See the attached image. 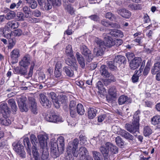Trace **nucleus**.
<instances>
[{"label": "nucleus", "instance_id": "nucleus-56", "mask_svg": "<svg viewBox=\"0 0 160 160\" xmlns=\"http://www.w3.org/2000/svg\"><path fill=\"white\" fill-rule=\"evenodd\" d=\"M64 7L65 9L70 14H72L73 13L74 11L73 8L70 4L65 5Z\"/></svg>", "mask_w": 160, "mask_h": 160}, {"label": "nucleus", "instance_id": "nucleus-45", "mask_svg": "<svg viewBox=\"0 0 160 160\" xmlns=\"http://www.w3.org/2000/svg\"><path fill=\"white\" fill-rule=\"evenodd\" d=\"M100 150L103 155L109 154V149L106 147V144L105 146H102L100 148Z\"/></svg>", "mask_w": 160, "mask_h": 160}, {"label": "nucleus", "instance_id": "nucleus-61", "mask_svg": "<svg viewBox=\"0 0 160 160\" xmlns=\"http://www.w3.org/2000/svg\"><path fill=\"white\" fill-rule=\"evenodd\" d=\"M108 77L106 78H109L108 79V81L109 82H113L116 81V79L114 76L111 73H110L109 75H108Z\"/></svg>", "mask_w": 160, "mask_h": 160}, {"label": "nucleus", "instance_id": "nucleus-30", "mask_svg": "<svg viewBox=\"0 0 160 160\" xmlns=\"http://www.w3.org/2000/svg\"><path fill=\"white\" fill-rule=\"evenodd\" d=\"M23 143L24 146L26 148L28 153L30 155H31V152L30 148L31 146L29 139L27 137L25 138L23 140Z\"/></svg>", "mask_w": 160, "mask_h": 160}, {"label": "nucleus", "instance_id": "nucleus-9", "mask_svg": "<svg viewBox=\"0 0 160 160\" xmlns=\"http://www.w3.org/2000/svg\"><path fill=\"white\" fill-rule=\"evenodd\" d=\"M81 50L82 54L88 57V61H91L93 58L91 51L87 48L86 46L83 45L81 46Z\"/></svg>", "mask_w": 160, "mask_h": 160}, {"label": "nucleus", "instance_id": "nucleus-19", "mask_svg": "<svg viewBox=\"0 0 160 160\" xmlns=\"http://www.w3.org/2000/svg\"><path fill=\"white\" fill-rule=\"evenodd\" d=\"M118 134L124 137L127 139L132 141L133 139V136L125 130L120 129L118 132Z\"/></svg>", "mask_w": 160, "mask_h": 160}, {"label": "nucleus", "instance_id": "nucleus-39", "mask_svg": "<svg viewBox=\"0 0 160 160\" xmlns=\"http://www.w3.org/2000/svg\"><path fill=\"white\" fill-rule=\"evenodd\" d=\"M160 70V63L158 62L154 64L152 68L151 72L152 74H155Z\"/></svg>", "mask_w": 160, "mask_h": 160}, {"label": "nucleus", "instance_id": "nucleus-22", "mask_svg": "<svg viewBox=\"0 0 160 160\" xmlns=\"http://www.w3.org/2000/svg\"><path fill=\"white\" fill-rule=\"evenodd\" d=\"M97 112V108L95 107L90 108L88 111V116L90 119H93L96 116Z\"/></svg>", "mask_w": 160, "mask_h": 160}, {"label": "nucleus", "instance_id": "nucleus-52", "mask_svg": "<svg viewBox=\"0 0 160 160\" xmlns=\"http://www.w3.org/2000/svg\"><path fill=\"white\" fill-rule=\"evenodd\" d=\"M115 141L119 147H121L124 145V142L121 138L118 136L116 138Z\"/></svg>", "mask_w": 160, "mask_h": 160}, {"label": "nucleus", "instance_id": "nucleus-5", "mask_svg": "<svg viewBox=\"0 0 160 160\" xmlns=\"http://www.w3.org/2000/svg\"><path fill=\"white\" fill-rule=\"evenodd\" d=\"M12 145L13 149L18 155L22 158L25 157L26 153L24 150V147L20 142H14Z\"/></svg>", "mask_w": 160, "mask_h": 160}, {"label": "nucleus", "instance_id": "nucleus-1", "mask_svg": "<svg viewBox=\"0 0 160 160\" xmlns=\"http://www.w3.org/2000/svg\"><path fill=\"white\" fill-rule=\"evenodd\" d=\"M78 143L79 140L77 138L68 143L67 148V152L68 155L72 156V155L75 157H78V153L77 149L78 148Z\"/></svg>", "mask_w": 160, "mask_h": 160}, {"label": "nucleus", "instance_id": "nucleus-12", "mask_svg": "<svg viewBox=\"0 0 160 160\" xmlns=\"http://www.w3.org/2000/svg\"><path fill=\"white\" fill-rule=\"evenodd\" d=\"M26 99L25 97H22L18 99V107L21 112H27L28 108L26 105L25 101Z\"/></svg>", "mask_w": 160, "mask_h": 160}, {"label": "nucleus", "instance_id": "nucleus-35", "mask_svg": "<svg viewBox=\"0 0 160 160\" xmlns=\"http://www.w3.org/2000/svg\"><path fill=\"white\" fill-rule=\"evenodd\" d=\"M8 103L11 107L12 111L16 112L17 110V108L15 101L13 99H10L8 100Z\"/></svg>", "mask_w": 160, "mask_h": 160}, {"label": "nucleus", "instance_id": "nucleus-27", "mask_svg": "<svg viewBox=\"0 0 160 160\" xmlns=\"http://www.w3.org/2000/svg\"><path fill=\"white\" fill-rule=\"evenodd\" d=\"M106 147L109 149V151H110L113 154H116L118 152V148L110 142H107Z\"/></svg>", "mask_w": 160, "mask_h": 160}, {"label": "nucleus", "instance_id": "nucleus-62", "mask_svg": "<svg viewBox=\"0 0 160 160\" xmlns=\"http://www.w3.org/2000/svg\"><path fill=\"white\" fill-rule=\"evenodd\" d=\"M54 76L57 78H61L62 77L61 70H55Z\"/></svg>", "mask_w": 160, "mask_h": 160}, {"label": "nucleus", "instance_id": "nucleus-55", "mask_svg": "<svg viewBox=\"0 0 160 160\" xmlns=\"http://www.w3.org/2000/svg\"><path fill=\"white\" fill-rule=\"evenodd\" d=\"M15 16V14L13 11L8 12L6 16V18L7 20H10L14 18Z\"/></svg>", "mask_w": 160, "mask_h": 160}, {"label": "nucleus", "instance_id": "nucleus-38", "mask_svg": "<svg viewBox=\"0 0 160 160\" xmlns=\"http://www.w3.org/2000/svg\"><path fill=\"white\" fill-rule=\"evenodd\" d=\"M63 71L69 77H72L74 75L73 71L68 67H64L63 68Z\"/></svg>", "mask_w": 160, "mask_h": 160}, {"label": "nucleus", "instance_id": "nucleus-28", "mask_svg": "<svg viewBox=\"0 0 160 160\" xmlns=\"http://www.w3.org/2000/svg\"><path fill=\"white\" fill-rule=\"evenodd\" d=\"M117 89L116 86H112L108 90V94L112 98H116L117 97Z\"/></svg>", "mask_w": 160, "mask_h": 160}, {"label": "nucleus", "instance_id": "nucleus-41", "mask_svg": "<svg viewBox=\"0 0 160 160\" xmlns=\"http://www.w3.org/2000/svg\"><path fill=\"white\" fill-rule=\"evenodd\" d=\"M107 63L109 68L112 70H116L117 69L118 65L113 60L107 62Z\"/></svg>", "mask_w": 160, "mask_h": 160}, {"label": "nucleus", "instance_id": "nucleus-44", "mask_svg": "<svg viewBox=\"0 0 160 160\" xmlns=\"http://www.w3.org/2000/svg\"><path fill=\"white\" fill-rule=\"evenodd\" d=\"M65 53L67 56L70 57H72L73 56V52L72 50V46L70 45H68L66 47Z\"/></svg>", "mask_w": 160, "mask_h": 160}, {"label": "nucleus", "instance_id": "nucleus-60", "mask_svg": "<svg viewBox=\"0 0 160 160\" xmlns=\"http://www.w3.org/2000/svg\"><path fill=\"white\" fill-rule=\"evenodd\" d=\"M35 145H33L32 147V151L33 156H39V155L38 149Z\"/></svg>", "mask_w": 160, "mask_h": 160}, {"label": "nucleus", "instance_id": "nucleus-14", "mask_svg": "<svg viewBox=\"0 0 160 160\" xmlns=\"http://www.w3.org/2000/svg\"><path fill=\"white\" fill-rule=\"evenodd\" d=\"M67 101V97L65 95H60L57 97V99L54 105L57 108H59L61 104L65 103Z\"/></svg>", "mask_w": 160, "mask_h": 160}, {"label": "nucleus", "instance_id": "nucleus-51", "mask_svg": "<svg viewBox=\"0 0 160 160\" xmlns=\"http://www.w3.org/2000/svg\"><path fill=\"white\" fill-rule=\"evenodd\" d=\"M22 11L25 14V17L26 18H28L30 10L29 7L27 6H25L22 8Z\"/></svg>", "mask_w": 160, "mask_h": 160}, {"label": "nucleus", "instance_id": "nucleus-6", "mask_svg": "<svg viewBox=\"0 0 160 160\" xmlns=\"http://www.w3.org/2000/svg\"><path fill=\"white\" fill-rule=\"evenodd\" d=\"M51 154L53 158H56L59 156V151H62V150L60 149L58 145L54 139H51Z\"/></svg>", "mask_w": 160, "mask_h": 160}, {"label": "nucleus", "instance_id": "nucleus-18", "mask_svg": "<svg viewBox=\"0 0 160 160\" xmlns=\"http://www.w3.org/2000/svg\"><path fill=\"white\" fill-rule=\"evenodd\" d=\"M107 32L112 37L117 38H122L123 36V33L121 31L116 29L110 30Z\"/></svg>", "mask_w": 160, "mask_h": 160}, {"label": "nucleus", "instance_id": "nucleus-25", "mask_svg": "<svg viewBox=\"0 0 160 160\" xmlns=\"http://www.w3.org/2000/svg\"><path fill=\"white\" fill-rule=\"evenodd\" d=\"M51 139H54L56 141V143L58 144L60 150H63L64 147V139L63 137L60 136L58 138L57 140L54 138Z\"/></svg>", "mask_w": 160, "mask_h": 160}, {"label": "nucleus", "instance_id": "nucleus-43", "mask_svg": "<svg viewBox=\"0 0 160 160\" xmlns=\"http://www.w3.org/2000/svg\"><path fill=\"white\" fill-rule=\"evenodd\" d=\"M48 2L50 3V4L53 7L59 6L61 4V0H47Z\"/></svg>", "mask_w": 160, "mask_h": 160}, {"label": "nucleus", "instance_id": "nucleus-46", "mask_svg": "<svg viewBox=\"0 0 160 160\" xmlns=\"http://www.w3.org/2000/svg\"><path fill=\"white\" fill-rule=\"evenodd\" d=\"M96 86L98 90L100 91L101 93H104L106 92V89L103 87L102 82L101 81H99L96 84Z\"/></svg>", "mask_w": 160, "mask_h": 160}, {"label": "nucleus", "instance_id": "nucleus-4", "mask_svg": "<svg viewBox=\"0 0 160 160\" xmlns=\"http://www.w3.org/2000/svg\"><path fill=\"white\" fill-rule=\"evenodd\" d=\"M46 118L47 121L54 123L62 122L63 121L62 118L57 115L53 111H51L47 114Z\"/></svg>", "mask_w": 160, "mask_h": 160}, {"label": "nucleus", "instance_id": "nucleus-10", "mask_svg": "<svg viewBox=\"0 0 160 160\" xmlns=\"http://www.w3.org/2000/svg\"><path fill=\"white\" fill-rule=\"evenodd\" d=\"M141 58L140 57L135 58L130 63V67L132 69L134 70L138 68L139 66L142 64Z\"/></svg>", "mask_w": 160, "mask_h": 160}, {"label": "nucleus", "instance_id": "nucleus-17", "mask_svg": "<svg viewBox=\"0 0 160 160\" xmlns=\"http://www.w3.org/2000/svg\"><path fill=\"white\" fill-rule=\"evenodd\" d=\"M39 142L42 148L47 145L48 138L47 134H40L38 136Z\"/></svg>", "mask_w": 160, "mask_h": 160}, {"label": "nucleus", "instance_id": "nucleus-16", "mask_svg": "<svg viewBox=\"0 0 160 160\" xmlns=\"http://www.w3.org/2000/svg\"><path fill=\"white\" fill-rule=\"evenodd\" d=\"M40 101L42 105L46 108L50 107L51 106V102L43 94H40Z\"/></svg>", "mask_w": 160, "mask_h": 160}, {"label": "nucleus", "instance_id": "nucleus-32", "mask_svg": "<svg viewBox=\"0 0 160 160\" xmlns=\"http://www.w3.org/2000/svg\"><path fill=\"white\" fill-rule=\"evenodd\" d=\"M101 24L105 27L111 26L112 28H118V25L116 23H110V22L106 20L103 19L101 21Z\"/></svg>", "mask_w": 160, "mask_h": 160}, {"label": "nucleus", "instance_id": "nucleus-3", "mask_svg": "<svg viewBox=\"0 0 160 160\" xmlns=\"http://www.w3.org/2000/svg\"><path fill=\"white\" fill-rule=\"evenodd\" d=\"M136 120H132L131 124L126 123L125 126V128L127 131L134 134L135 136V134H137V133H139V123L138 122V119Z\"/></svg>", "mask_w": 160, "mask_h": 160}, {"label": "nucleus", "instance_id": "nucleus-11", "mask_svg": "<svg viewBox=\"0 0 160 160\" xmlns=\"http://www.w3.org/2000/svg\"><path fill=\"white\" fill-rule=\"evenodd\" d=\"M145 63V61H143L140 69L137 71H135L134 74L133 75L132 78V80L133 82L135 83L138 81L139 77L141 75V73L144 67Z\"/></svg>", "mask_w": 160, "mask_h": 160}, {"label": "nucleus", "instance_id": "nucleus-29", "mask_svg": "<svg viewBox=\"0 0 160 160\" xmlns=\"http://www.w3.org/2000/svg\"><path fill=\"white\" fill-rule=\"evenodd\" d=\"M39 4L42 7H44L46 10H49L52 8V5L50 3H48L47 1V2H45V0H37Z\"/></svg>", "mask_w": 160, "mask_h": 160}, {"label": "nucleus", "instance_id": "nucleus-47", "mask_svg": "<svg viewBox=\"0 0 160 160\" xmlns=\"http://www.w3.org/2000/svg\"><path fill=\"white\" fill-rule=\"evenodd\" d=\"M160 120V116L156 115L153 116L151 119V122L152 124L154 125H156Z\"/></svg>", "mask_w": 160, "mask_h": 160}, {"label": "nucleus", "instance_id": "nucleus-31", "mask_svg": "<svg viewBox=\"0 0 160 160\" xmlns=\"http://www.w3.org/2000/svg\"><path fill=\"white\" fill-rule=\"evenodd\" d=\"M100 73L103 77L106 78L109 75V72L108 71V68L105 65L101 66L100 68Z\"/></svg>", "mask_w": 160, "mask_h": 160}, {"label": "nucleus", "instance_id": "nucleus-63", "mask_svg": "<svg viewBox=\"0 0 160 160\" xmlns=\"http://www.w3.org/2000/svg\"><path fill=\"white\" fill-rule=\"evenodd\" d=\"M6 31H5V30L4 29L3 31V36L8 39H11L10 38L11 37V35L12 33L11 32L9 31V32L8 33H7L5 32Z\"/></svg>", "mask_w": 160, "mask_h": 160}, {"label": "nucleus", "instance_id": "nucleus-59", "mask_svg": "<svg viewBox=\"0 0 160 160\" xmlns=\"http://www.w3.org/2000/svg\"><path fill=\"white\" fill-rule=\"evenodd\" d=\"M30 140L32 144L33 145H36L35 143H37V138L35 135L33 134H32L30 136Z\"/></svg>", "mask_w": 160, "mask_h": 160}, {"label": "nucleus", "instance_id": "nucleus-50", "mask_svg": "<svg viewBox=\"0 0 160 160\" xmlns=\"http://www.w3.org/2000/svg\"><path fill=\"white\" fill-rule=\"evenodd\" d=\"M26 18L23 13L22 12H18L17 14L16 19L18 21H23Z\"/></svg>", "mask_w": 160, "mask_h": 160}, {"label": "nucleus", "instance_id": "nucleus-33", "mask_svg": "<svg viewBox=\"0 0 160 160\" xmlns=\"http://www.w3.org/2000/svg\"><path fill=\"white\" fill-rule=\"evenodd\" d=\"M129 100L128 97L124 95L121 96L119 98L118 102L119 105H122L125 102H129Z\"/></svg>", "mask_w": 160, "mask_h": 160}, {"label": "nucleus", "instance_id": "nucleus-42", "mask_svg": "<svg viewBox=\"0 0 160 160\" xmlns=\"http://www.w3.org/2000/svg\"><path fill=\"white\" fill-rule=\"evenodd\" d=\"M77 113L80 115H83L85 111L83 106L81 104L79 103L77 106Z\"/></svg>", "mask_w": 160, "mask_h": 160}, {"label": "nucleus", "instance_id": "nucleus-8", "mask_svg": "<svg viewBox=\"0 0 160 160\" xmlns=\"http://www.w3.org/2000/svg\"><path fill=\"white\" fill-rule=\"evenodd\" d=\"M102 35L105 41V42H104L105 48L106 47L109 48L114 46V39H112L110 37L109 33L107 32L104 33Z\"/></svg>", "mask_w": 160, "mask_h": 160}, {"label": "nucleus", "instance_id": "nucleus-26", "mask_svg": "<svg viewBox=\"0 0 160 160\" xmlns=\"http://www.w3.org/2000/svg\"><path fill=\"white\" fill-rule=\"evenodd\" d=\"M78 154H79V156H81L82 159L83 158H85L86 157L88 156L87 149L83 147H81L79 148V152H78Z\"/></svg>", "mask_w": 160, "mask_h": 160}, {"label": "nucleus", "instance_id": "nucleus-34", "mask_svg": "<svg viewBox=\"0 0 160 160\" xmlns=\"http://www.w3.org/2000/svg\"><path fill=\"white\" fill-rule=\"evenodd\" d=\"M7 26L12 29L18 28L19 26L18 23L15 21H11L8 22L7 23Z\"/></svg>", "mask_w": 160, "mask_h": 160}, {"label": "nucleus", "instance_id": "nucleus-57", "mask_svg": "<svg viewBox=\"0 0 160 160\" xmlns=\"http://www.w3.org/2000/svg\"><path fill=\"white\" fill-rule=\"evenodd\" d=\"M92 153L95 160H99L100 159L99 156H100V152L96 151H93L92 152Z\"/></svg>", "mask_w": 160, "mask_h": 160}, {"label": "nucleus", "instance_id": "nucleus-24", "mask_svg": "<svg viewBox=\"0 0 160 160\" xmlns=\"http://www.w3.org/2000/svg\"><path fill=\"white\" fill-rule=\"evenodd\" d=\"M113 61L115 63H117L118 65L122 63H124L126 62L125 57L121 55L116 56Z\"/></svg>", "mask_w": 160, "mask_h": 160}, {"label": "nucleus", "instance_id": "nucleus-40", "mask_svg": "<svg viewBox=\"0 0 160 160\" xmlns=\"http://www.w3.org/2000/svg\"><path fill=\"white\" fill-rule=\"evenodd\" d=\"M1 112L3 114L8 113L9 109L7 104H2L0 105Z\"/></svg>", "mask_w": 160, "mask_h": 160}, {"label": "nucleus", "instance_id": "nucleus-48", "mask_svg": "<svg viewBox=\"0 0 160 160\" xmlns=\"http://www.w3.org/2000/svg\"><path fill=\"white\" fill-rule=\"evenodd\" d=\"M47 95L49 98L52 99L54 105V103L56 102L57 98L56 93L53 92H48Z\"/></svg>", "mask_w": 160, "mask_h": 160}, {"label": "nucleus", "instance_id": "nucleus-58", "mask_svg": "<svg viewBox=\"0 0 160 160\" xmlns=\"http://www.w3.org/2000/svg\"><path fill=\"white\" fill-rule=\"evenodd\" d=\"M46 151L45 152L44 151H43L41 157L42 159L43 160H48V152Z\"/></svg>", "mask_w": 160, "mask_h": 160}, {"label": "nucleus", "instance_id": "nucleus-53", "mask_svg": "<svg viewBox=\"0 0 160 160\" xmlns=\"http://www.w3.org/2000/svg\"><path fill=\"white\" fill-rule=\"evenodd\" d=\"M150 63L149 62H148L143 72V74L144 76H147L148 74L150 71Z\"/></svg>", "mask_w": 160, "mask_h": 160}, {"label": "nucleus", "instance_id": "nucleus-23", "mask_svg": "<svg viewBox=\"0 0 160 160\" xmlns=\"http://www.w3.org/2000/svg\"><path fill=\"white\" fill-rule=\"evenodd\" d=\"M76 57L81 67L82 68H84L85 67V65L84 58L80 53L78 52L76 53Z\"/></svg>", "mask_w": 160, "mask_h": 160}, {"label": "nucleus", "instance_id": "nucleus-37", "mask_svg": "<svg viewBox=\"0 0 160 160\" xmlns=\"http://www.w3.org/2000/svg\"><path fill=\"white\" fill-rule=\"evenodd\" d=\"M128 7L132 10H141L142 8V5L140 4L132 3L130 4Z\"/></svg>", "mask_w": 160, "mask_h": 160}, {"label": "nucleus", "instance_id": "nucleus-36", "mask_svg": "<svg viewBox=\"0 0 160 160\" xmlns=\"http://www.w3.org/2000/svg\"><path fill=\"white\" fill-rule=\"evenodd\" d=\"M152 133V130L148 126H145L143 128V133L144 136L146 137L150 136Z\"/></svg>", "mask_w": 160, "mask_h": 160}, {"label": "nucleus", "instance_id": "nucleus-2", "mask_svg": "<svg viewBox=\"0 0 160 160\" xmlns=\"http://www.w3.org/2000/svg\"><path fill=\"white\" fill-rule=\"evenodd\" d=\"M95 41L98 48V49L94 48L93 50L94 55V56L97 57L101 56L103 54V52L105 49L104 41L98 38H96Z\"/></svg>", "mask_w": 160, "mask_h": 160}, {"label": "nucleus", "instance_id": "nucleus-15", "mask_svg": "<svg viewBox=\"0 0 160 160\" xmlns=\"http://www.w3.org/2000/svg\"><path fill=\"white\" fill-rule=\"evenodd\" d=\"M28 104L29 108L33 113L35 114H37L38 109L35 99L32 98H29Z\"/></svg>", "mask_w": 160, "mask_h": 160}, {"label": "nucleus", "instance_id": "nucleus-64", "mask_svg": "<svg viewBox=\"0 0 160 160\" xmlns=\"http://www.w3.org/2000/svg\"><path fill=\"white\" fill-rule=\"evenodd\" d=\"M28 68H24L21 67H20V74L22 75H26L27 73Z\"/></svg>", "mask_w": 160, "mask_h": 160}, {"label": "nucleus", "instance_id": "nucleus-13", "mask_svg": "<svg viewBox=\"0 0 160 160\" xmlns=\"http://www.w3.org/2000/svg\"><path fill=\"white\" fill-rule=\"evenodd\" d=\"M71 58H68L66 60V63L68 65L71 67L73 70L77 71L78 66L77 64L76 60L73 56V57Z\"/></svg>", "mask_w": 160, "mask_h": 160}, {"label": "nucleus", "instance_id": "nucleus-20", "mask_svg": "<svg viewBox=\"0 0 160 160\" xmlns=\"http://www.w3.org/2000/svg\"><path fill=\"white\" fill-rule=\"evenodd\" d=\"M117 12L122 17L126 18H129L131 16V12L125 9L117 10Z\"/></svg>", "mask_w": 160, "mask_h": 160}, {"label": "nucleus", "instance_id": "nucleus-49", "mask_svg": "<svg viewBox=\"0 0 160 160\" xmlns=\"http://www.w3.org/2000/svg\"><path fill=\"white\" fill-rule=\"evenodd\" d=\"M27 4L28 5L29 7L31 8L32 9L36 8L38 5L37 3L35 0H32L30 2H28Z\"/></svg>", "mask_w": 160, "mask_h": 160}, {"label": "nucleus", "instance_id": "nucleus-7", "mask_svg": "<svg viewBox=\"0 0 160 160\" xmlns=\"http://www.w3.org/2000/svg\"><path fill=\"white\" fill-rule=\"evenodd\" d=\"M32 57L28 54H25L19 62V65L24 68H28L30 64Z\"/></svg>", "mask_w": 160, "mask_h": 160}, {"label": "nucleus", "instance_id": "nucleus-54", "mask_svg": "<svg viewBox=\"0 0 160 160\" xmlns=\"http://www.w3.org/2000/svg\"><path fill=\"white\" fill-rule=\"evenodd\" d=\"M11 123V121L9 119L6 118L1 119L0 118V123L5 125L8 126Z\"/></svg>", "mask_w": 160, "mask_h": 160}, {"label": "nucleus", "instance_id": "nucleus-21", "mask_svg": "<svg viewBox=\"0 0 160 160\" xmlns=\"http://www.w3.org/2000/svg\"><path fill=\"white\" fill-rule=\"evenodd\" d=\"M19 50L18 49H13L10 53V56L12 59L15 62H17V59L20 57V54Z\"/></svg>", "mask_w": 160, "mask_h": 160}]
</instances>
